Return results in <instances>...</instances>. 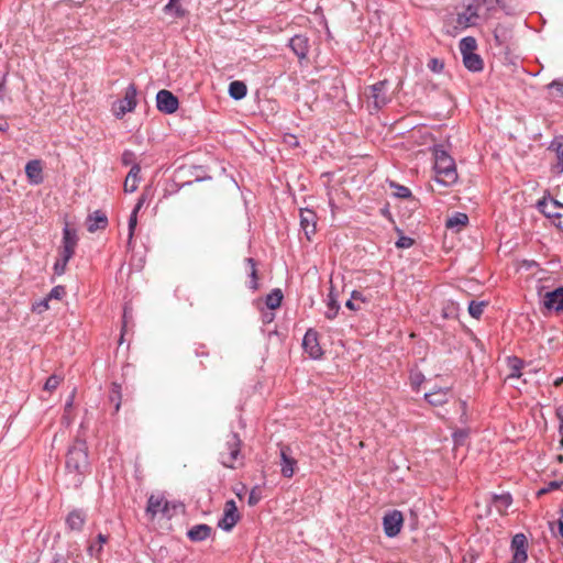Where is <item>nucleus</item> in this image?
Listing matches in <instances>:
<instances>
[{"instance_id": "obj_4", "label": "nucleus", "mask_w": 563, "mask_h": 563, "mask_svg": "<svg viewBox=\"0 0 563 563\" xmlns=\"http://www.w3.org/2000/svg\"><path fill=\"white\" fill-rule=\"evenodd\" d=\"M538 209L560 230H563V205L553 198L544 197L538 202Z\"/></svg>"}, {"instance_id": "obj_25", "label": "nucleus", "mask_w": 563, "mask_h": 563, "mask_svg": "<svg viewBox=\"0 0 563 563\" xmlns=\"http://www.w3.org/2000/svg\"><path fill=\"white\" fill-rule=\"evenodd\" d=\"M463 63L464 66L471 71H479L483 69V59L475 53L464 55Z\"/></svg>"}, {"instance_id": "obj_3", "label": "nucleus", "mask_w": 563, "mask_h": 563, "mask_svg": "<svg viewBox=\"0 0 563 563\" xmlns=\"http://www.w3.org/2000/svg\"><path fill=\"white\" fill-rule=\"evenodd\" d=\"M219 459L223 466L235 468V463L241 460V439L238 433L230 432L219 446Z\"/></svg>"}, {"instance_id": "obj_19", "label": "nucleus", "mask_w": 563, "mask_h": 563, "mask_svg": "<svg viewBox=\"0 0 563 563\" xmlns=\"http://www.w3.org/2000/svg\"><path fill=\"white\" fill-rule=\"evenodd\" d=\"M544 307L549 310L560 311L563 309V287L549 291L544 296Z\"/></svg>"}, {"instance_id": "obj_14", "label": "nucleus", "mask_w": 563, "mask_h": 563, "mask_svg": "<svg viewBox=\"0 0 563 563\" xmlns=\"http://www.w3.org/2000/svg\"><path fill=\"white\" fill-rule=\"evenodd\" d=\"M302 346L306 353L312 358H319L322 355V349L318 341V333L313 330H308L302 340Z\"/></svg>"}, {"instance_id": "obj_34", "label": "nucleus", "mask_w": 563, "mask_h": 563, "mask_svg": "<svg viewBox=\"0 0 563 563\" xmlns=\"http://www.w3.org/2000/svg\"><path fill=\"white\" fill-rule=\"evenodd\" d=\"M107 541H108V537H107V536H104V534H102V533L98 534V541H97V544L92 543V544H90V545H89V548H88V552H89V554H90L91 556H96V558H98V556L100 555L101 551H102V545H103L104 543H107Z\"/></svg>"}, {"instance_id": "obj_51", "label": "nucleus", "mask_w": 563, "mask_h": 563, "mask_svg": "<svg viewBox=\"0 0 563 563\" xmlns=\"http://www.w3.org/2000/svg\"><path fill=\"white\" fill-rule=\"evenodd\" d=\"M147 197H146V194H142L141 197L139 198L133 211L135 212H139L141 210V208L143 207V205L145 203Z\"/></svg>"}, {"instance_id": "obj_53", "label": "nucleus", "mask_w": 563, "mask_h": 563, "mask_svg": "<svg viewBox=\"0 0 563 563\" xmlns=\"http://www.w3.org/2000/svg\"><path fill=\"white\" fill-rule=\"evenodd\" d=\"M345 306L351 309V310H360L361 309V306L360 305H356V300L353 299V297H351V299H349L345 303Z\"/></svg>"}, {"instance_id": "obj_28", "label": "nucleus", "mask_w": 563, "mask_h": 563, "mask_svg": "<svg viewBox=\"0 0 563 563\" xmlns=\"http://www.w3.org/2000/svg\"><path fill=\"white\" fill-rule=\"evenodd\" d=\"M507 365H508V368H509V374L507 376V378H519L521 376V368L523 366V362L514 356V357H508L507 360Z\"/></svg>"}, {"instance_id": "obj_39", "label": "nucleus", "mask_w": 563, "mask_h": 563, "mask_svg": "<svg viewBox=\"0 0 563 563\" xmlns=\"http://www.w3.org/2000/svg\"><path fill=\"white\" fill-rule=\"evenodd\" d=\"M261 499H262V490H261V488L258 486H255L250 492L247 504L250 506H255V505H257L260 503Z\"/></svg>"}, {"instance_id": "obj_55", "label": "nucleus", "mask_w": 563, "mask_h": 563, "mask_svg": "<svg viewBox=\"0 0 563 563\" xmlns=\"http://www.w3.org/2000/svg\"><path fill=\"white\" fill-rule=\"evenodd\" d=\"M351 297H353V299H355L356 301H361V302L366 301V299L363 297V295L360 291H353Z\"/></svg>"}, {"instance_id": "obj_38", "label": "nucleus", "mask_w": 563, "mask_h": 563, "mask_svg": "<svg viewBox=\"0 0 563 563\" xmlns=\"http://www.w3.org/2000/svg\"><path fill=\"white\" fill-rule=\"evenodd\" d=\"M60 382L62 377L57 375H52L46 379L44 384V389L47 391H54L59 386Z\"/></svg>"}, {"instance_id": "obj_9", "label": "nucleus", "mask_w": 563, "mask_h": 563, "mask_svg": "<svg viewBox=\"0 0 563 563\" xmlns=\"http://www.w3.org/2000/svg\"><path fill=\"white\" fill-rule=\"evenodd\" d=\"M240 514L234 500H228L224 505L223 517L219 520L218 527L224 531H231L239 522Z\"/></svg>"}, {"instance_id": "obj_16", "label": "nucleus", "mask_w": 563, "mask_h": 563, "mask_svg": "<svg viewBox=\"0 0 563 563\" xmlns=\"http://www.w3.org/2000/svg\"><path fill=\"white\" fill-rule=\"evenodd\" d=\"M289 46L299 59H305L309 53V38L302 34L295 35L290 38Z\"/></svg>"}, {"instance_id": "obj_7", "label": "nucleus", "mask_w": 563, "mask_h": 563, "mask_svg": "<svg viewBox=\"0 0 563 563\" xmlns=\"http://www.w3.org/2000/svg\"><path fill=\"white\" fill-rule=\"evenodd\" d=\"M486 0H472L470 4L465 8V10L457 14V24L463 27H468L476 25L481 15V7L482 3Z\"/></svg>"}, {"instance_id": "obj_52", "label": "nucleus", "mask_w": 563, "mask_h": 563, "mask_svg": "<svg viewBox=\"0 0 563 563\" xmlns=\"http://www.w3.org/2000/svg\"><path fill=\"white\" fill-rule=\"evenodd\" d=\"M562 485V482H551L547 488H543L539 492V494H545L551 489L559 488Z\"/></svg>"}, {"instance_id": "obj_5", "label": "nucleus", "mask_w": 563, "mask_h": 563, "mask_svg": "<svg viewBox=\"0 0 563 563\" xmlns=\"http://www.w3.org/2000/svg\"><path fill=\"white\" fill-rule=\"evenodd\" d=\"M388 81L382 80L366 89V97L368 101L373 103L375 110L382 109L390 101V97L388 95Z\"/></svg>"}, {"instance_id": "obj_42", "label": "nucleus", "mask_w": 563, "mask_h": 563, "mask_svg": "<svg viewBox=\"0 0 563 563\" xmlns=\"http://www.w3.org/2000/svg\"><path fill=\"white\" fill-rule=\"evenodd\" d=\"M68 262H69L68 260H65L64 257L59 256L54 264L55 274L63 275L66 271V266H67Z\"/></svg>"}, {"instance_id": "obj_57", "label": "nucleus", "mask_w": 563, "mask_h": 563, "mask_svg": "<svg viewBox=\"0 0 563 563\" xmlns=\"http://www.w3.org/2000/svg\"><path fill=\"white\" fill-rule=\"evenodd\" d=\"M556 416L560 419V421L563 423V407H559L556 409Z\"/></svg>"}, {"instance_id": "obj_59", "label": "nucleus", "mask_w": 563, "mask_h": 563, "mask_svg": "<svg viewBox=\"0 0 563 563\" xmlns=\"http://www.w3.org/2000/svg\"><path fill=\"white\" fill-rule=\"evenodd\" d=\"M562 384H563V377L556 378V379L554 380V385H555V386H561Z\"/></svg>"}, {"instance_id": "obj_2", "label": "nucleus", "mask_w": 563, "mask_h": 563, "mask_svg": "<svg viewBox=\"0 0 563 563\" xmlns=\"http://www.w3.org/2000/svg\"><path fill=\"white\" fill-rule=\"evenodd\" d=\"M433 154L437 181L444 186L455 184L457 180V172L454 159L441 145L434 147Z\"/></svg>"}, {"instance_id": "obj_20", "label": "nucleus", "mask_w": 563, "mask_h": 563, "mask_svg": "<svg viewBox=\"0 0 563 563\" xmlns=\"http://www.w3.org/2000/svg\"><path fill=\"white\" fill-rule=\"evenodd\" d=\"M140 173H141V167L139 164H134L125 180H124V191L125 192H134L137 187H139V183H140Z\"/></svg>"}, {"instance_id": "obj_56", "label": "nucleus", "mask_w": 563, "mask_h": 563, "mask_svg": "<svg viewBox=\"0 0 563 563\" xmlns=\"http://www.w3.org/2000/svg\"><path fill=\"white\" fill-rule=\"evenodd\" d=\"M559 529H560L561 536L563 537V509H562V512H561V517L559 519Z\"/></svg>"}, {"instance_id": "obj_46", "label": "nucleus", "mask_w": 563, "mask_h": 563, "mask_svg": "<svg viewBox=\"0 0 563 563\" xmlns=\"http://www.w3.org/2000/svg\"><path fill=\"white\" fill-rule=\"evenodd\" d=\"M396 188H397V191H396L397 197L408 198L411 195L409 188H407L405 186H396Z\"/></svg>"}, {"instance_id": "obj_11", "label": "nucleus", "mask_w": 563, "mask_h": 563, "mask_svg": "<svg viewBox=\"0 0 563 563\" xmlns=\"http://www.w3.org/2000/svg\"><path fill=\"white\" fill-rule=\"evenodd\" d=\"M402 522L404 517L400 511L393 510L386 514L383 519L385 534L389 538L396 537L400 532Z\"/></svg>"}, {"instance_id": "obj_32", "label": "nucleus", "mask_w": 563, "mask_h": 563, "mask_svg": "<svg viewBox=\"0 0 563 563\" xmlns=\"http://www.w3.org/2000/svg\"><path fill=\"white\" fill-rule=\"evenodd\" d=\"M245 264L247 266L246 269L249 271L251 276L250 288L255 290L257 289V269L255 261L250 257L245 260Z\"/></svg>"}, {"instance_id": "obj_26", "label": "nucleus", "mask_w": 563, "mask_h": 563, "mask_svg": "<svg viewBox=\"0 0 563 563\" xmlns=\"http://www.w3.org/2000/svg\"><path fill=\"white\" fill-rule=\"evenodd\" d=\"M247 88L243 81L235 80L229 86V95L235 100H241L246 96Z\"/></svg>"}, {"instance_id": "obj_6", "label": "nucleus", "mask_w": 563, "mask_h": 563, "mask_svg": "<svg viewBox=\"0 0 563 563\" xmlns=\"http://www.w3.org/2000/svg\"><path fill=\"white\" fill-rule=\"evenodd\" d=\"M136 88L134 85H129L124 91L123 99L113 104L112 111L115 118L121 119L128 112H132L136 107Z\"/></svg>"}, {"instance_id": "obj_62", "label": "nucleus", "mask_w": 563, "mask_h": 563, "mask_svg": "<svg viewBox=\"0 0 563 563\" xmlns=\"http://www.w3.org/2000/svg\"><path fill=\"white\" fill-rule=\"evenodd\" d=\"M561 446L563 448V437H562V440H561Z\"/></svg>"}, {"instance_id": "obj_47", "label": "nucleus", "mask_w": 563, "mask_h": 563, "mask_svg": "<svg viewBox=\"0 0 563 563\" xmlns=\"http://www.w3.org/2000/svg\"><path fill=\"white\" fill-rule=\"evenodd\" d=\"M74 397H75V394L73 393L68 399V401L66 402L65 405V416H64V419L67 420V423L70 422L69 418H68V413L69 411L71 410V407H73V401H74Z\"/></svg>"}, {"instance_id": "obj_24", "label": "nucleus", "mask_w": 563, "mask_h": 563, "mask_svg": "<svg viewBox=\"0 0 563 563\" xmlns=\"http://www.w3.org/2000/svg\"><path fill=\"white\" fill-rule=\"evenodd\" d=\"M85 520L82 512L74 510L68 515L66 523L70 530L80 531L85 525Z\"/></svg>"}, {"instance_id": "obj_50", "label": "nucleus", "mask_w": 563, "mask_h": 563, "mask_svg": "<svg viewBox=\"0 0 563 563\" xmlns=\"http://www.w3.org/2000/svg\"><path fill=\"white\" fill-rule=\"evenodd\" d=\"M549 88H555L560 92V96H563V80H553L549 85Z\"/></svg>"}, {"instance_id": "obj_1", "label": "nucleus", "mask_w": 563, "mask_h": 563, "mask_svg": "<svg viewBox=\"0 0 563 563\" xmlns=\"http://www.w3.org/2000/svg\"><path fill=\"white\" fill-rule=\"evenodd\" d=\"M90 463L85 441L76 440L66 454V476L69 485L78 487L89 473Z\"/></svg>"}, {"instance_id": "obj_48", "label": "nucleus", "mask_w": 563, "mask_h": 563, "mask_svg": "<svg viewBox=\"0 0 563 563\" xmlns=\"http://www.w3.org/2000/svg\"><path fill=\"white\" fill-rule=\"evenodd\" d=\"M133 159H134V154L131 152V151H125L123 154H122V163L124 165H130L133 163Z\"/></svg>"}, {"instance_id": "obj_27", "label": "nucleus", "mask_w": 563, "mask_h": 563, "mask_svg": "<svg viewBox=\"0 0 563 563\" xmlns=\"http://www.w3.org/2000/svg\"><path fill=\"white\" fill-rule=\"evenodd\" d=\"M468 222V217L465 213L456 212L452 217L446 220V228L456 229L457 231L461 228L465 227Z\"/></svg>"}, {"instance_id": "obj_13", "label": "nucleus", "mask_w": 563, "mask_h": 563, "mask_svg": "<svg viewBox=\"0 0 563 563\" xmlns=\"http://www.w3.org/2000/svg\"><path fill=\"white\" fill-rule=\"evenodd\" d=\"M511 550L514 552L512 563H525L527 561V538L525 534L518 533L512 538Z\"/></svg>"}, {"instance_id": "obj_54", "label": "nucleus", "mask_w": 563, "mask_h": 563, "mask_svg": "<svg viewBox=\"0 0 563 563\" xmlns=\"http://www.w3.org/2000/svg\"><path fill=\"white\" fill-rule=\"evenodd\" d=\"M422 382V375L419 373L411 375V384L416 387H418Z\"/></svg>"}, {"instance_id": "obj_17", "label": "nucleus", "mask_w": 563, "mask_h": 563, "mask_svg": "<svg viewBox=\"0 0 563 563\" xmlns=\"http://www.w3.org/2000/svg\"><path fill=\"white\" fill-rule=\"evenodd\" d=\"M25 174L32 185H40L43 183V166L41 161H30L25 166Z\"/></svg>"}, {"instance_id": "obj_10", "label": "nucleus", "mask_w": 563, "mask_h": 563, "mask_svg": "<svg viewBox=\"0 0 563 563\" xmlns=\"http://www.w3.org/2000/svg\"><path fill=\"white\" fill-rule=\"evenodd\" d=\"M156 106L161 112L172 114L178 109V99L166 89H162L156 95Z\"/></svg>"}, {"instance_id": "obj_33", "label": "nucleus", "mask_w": 563, "mask_h": 563, "mask_svg": "<svg viewBox=\"0 0 563 563\" xmlns=\"http://www.w3.org/2000/svg\"><path fill=\"white\" fill-rule=\"evenodd\" d=\"M328 297H329V301H328V310L325 312V317L328 319H333L336 316L340 306L338 303V300H336L332 289L330 290Z\"/></svg>"}, {"instance_id": "obj_40", "label": "nucleus", "mask_w": 563, "mask_h": 563, "mask_svg": "<svg viewBox=\"0 0 563 563\" xmlns=\"http://www.w3.org/2000/svg\"><path fill=\"white\" fill-rule=\"evenodd\" d=\"M179 0H169V2L165 5V11H174L177 16H184L185 10L176 4Z\"/></svg>"}, {"instance_id": "obj_18", "label": "nucleus", "mask_w": 563, "mask_h": 563, "mask_svg": "<svg viewBox=\"0 0 563 563\" xmlns=\"http://www.w3.org/2000/svg\"><path fill=\"white\" fill-rule=\"evenodd\" d=\"M86 224L90 233L104 230L108 225V218L104 212L97 210L88 216Z\"/></svg>"}, {"instance_id": "obj_36", "label": "nucleus", "mask_w": 563, "mask_h": 563, "mask_svg": "<svg viewBox=\"0 0 563 563\" xmlns=\"http://www.w3.org/2000/svg\"><path fill=\"white\" fill-rule=\"evenodd\" d=\"M137 213L135 211H132L130 219H129V236H128V246H132V241L134 236V231L137 224Z\"/></svg>"}, {"instance_id": "obj_41", "label": "nucleus", "mask_w": 563, "mask_h": 563, "mask_svg": "<svg viewBox=\"0 0 563 563\" xmlns=\"http://www.w3.org/2000/svg\"><path fill=\"white\" fill-rule=\"evenodd\" d=\"M111 401H115V410L118 411L121 405L120 385L118 384L112 385Z\"/></svg>"}, {"instance_id": "obj_35", "label": "nucleus", "mask_w": 563, "mask_h": 563, "mask_svg": "<svg viewBox=\"0 0 563 563\" xmlns=\"http://www.w3.org/2000/svg\"><path fill=\"white\" fill-rule=\"evenodd\" d=\"M550 148L553 150L558 154V158L560 159L561 172L563 170V137H555L550 145Z\"/></svg>"}, {"instance_id": "obj_8", "label": "nucleus", "mask_w": 563, "mask_h": 563, "mask_svg": "<svg viewBox=\"0 0 563 563\" xmlns=\"http://www.w3.org/2000/svg\"><path fill=\"white\" fill-rule=\"evenodd\" d=\"M78 243V236L75 229L69 228L68 224L65 225L63 230V241L62 247L59 249V256L65 260H70L75 254V249Z\"/></svg>"}, {"instance_id": "obj_15", "label": "nucleus", "mask_w": 563, "mask_h": 563, "mask_svg": "<svg viewBox=\"0 0 563 563\" xmlns=\"http://www.w3.org/2000/svg\"><path fill=\"white\" fill-rule=\"evenodd\" d=\"M300 227L308 240L316 233L317 216L310 209H300Z\"/></svg>"}, {"instance_id": "obj_37", "label": "nucleus", "mask_w": 563, "mask_h": 563, "mask_svg": "<svg viewBox=\"0 0 563 563\" xmlns=\"http://www.w3.org/2000/svg\"><path fill=\"white\" fill-rule=\"evenodd\" d=\"M485 306L486 303L484 301H471L468 312L472 317L478 319L483 314Z\"/></svg>"}, {"instance_id": "obj_44", "label": "nucleus", "mask_w": 563, "mask_h": 563, "mask_svg": "<svg viewBox=\"0 0 563 563\" xmlns=\"http://www.w3.org/2000/svg\"><path fill=\"white\" fill-rule=\"evenodd\" d=\"M412 245H413V239H411L409 236H400L396 242V246L398 249H408Z\"/></svg>"}, {"instance_id": "obj_23", "label": "nucleus", "mask_w": 563, "mask_h": 563, "mask_svg": "<svg viewBox=\"0 0 563 563\" xmlns=\"http://www.w3.org/2000/svg\"><path fill=\"white\" fill-rule=\"evenodd\" d=\"M449 388H439L437 390L426 393V400L432 406H440L448 401Z\"/></svg>"}, {"instance_id": "obj_49", "label": "nucleus", "mask_w": 563, "mask_h": 563, "mask_svg": "<svg viewBox=\"0 0 563 563\" xmlns=\"http://www.w3.org/2000/svg\"><path fill=\"white\" fill-rule=\"evenodd\" d=\"M48 300H49V299H47V297H46L44 300L40 301V302L34 307V309H35L37 312H40V313H41V312L46 311V310L49 308V307H48Z\"/></svg>"}, {"instance_id": "obj_60", "label": "nucleus", "mask_w": 563, "mask_h": 563, "mask_svg": "<svg viewBox=\"0 0 563 563\" xmlns=\"http://www.w3.org/2000/svg\"><path fill=\"white\" fill-rule=\"evenodd\" d=\"M289 139H290V140H289V143H291V144H294V145H296V144H297V140H296V137H295L294 135H290V136H289Z\"/></svg>"}, {"instance_id": "obj_61", "label": "nucleus", "mask_w": 563, "mask_h": 563, "mask_svg": "<svg viewBox=\"0 0 563 563\" xmlns=\"http://www.w3.org/2000/svg\"><path fill=\"white\" fill-rule=\"evenodd\" d=\"M8 128L7 123H0V131H5Z\"/></svg>"}, {"instance_id": "obj_29", "label": "nucleus", "mask_w": 563, "mask_h": 563, "mask_svg": "<svg viewBox=\"0 0 563 563\" xmlns=\"http://www.w3.org/2000/svg\"><path fill=\"white\" fill-rule=\"evenodd\" d=\"M512 499L509 494L495 496L493 499V505L497 509L499 514H504L507 508L511 505Z\"/></svg>"}, {"instance_id": "obj_58", "label": "nucleus", "mask_w": 563, "mask_h": 563, "mask_svg": "<svg viewBox=\"0 0 563 563\" xmlns=\"http://www.w3.org/2000/svg\"><path fill=\"white\" fill-rule=\"evenodd\" d=\"M53 563H68V561L62 556H58L54 560Z\"/></svg>"}, {"instance_id": "obj_31", "label": "nucleus", "mask_w": 563, "mask_h": 563, "mask_svg": "<svg viewBox=\"0 0 563 563\" xmlns=\"http://www.w3.org/2000/svg\"><path fill=\"white\" fill-rule=\"evenodd\" d=\"M282 300H283V292L280 291V289H274L266 297V306L269 309H276L280 306Z\"/></svg>"}, {"instance_id": "obj_21", "label": "nucleus", "mask_w": 563, "mask_h": 563, "mask_svg": "<svg viewBox=\"0 0 563 563\" xmlns=\"http://www.w3.org/2000/svg\"><path fill=\"white\" fill-rule=\"evenodd\" d=\"M287 449L280 450V472L285 477H291L295 473L296 460L288 455Z\"/></svg>"}, {"instance_id": "obj_22", "label": "nucleus", "mask_w": 563, "mask_h": 563, "mask_svg": "<svg viewBox=\"0 0 563 563\" xmlns=\"http://www.w3.org/2000/svg\"><path fill=\"white\" fill-rule=\"evenodd\" d=\"M212 528L206 523L194 526L188 530L187 536L194 542H199L208 539L211 534Z\"/></svg>"}, {"instance_id": "obj_63", "label": "nucleus", "mask_w": 563, "mask_h": 563, "mask_svg": "<svg viewBox=\"0 0 563 563\" xmlns=\"http://www.w3.org/2000/svg\"><path fill=\"white\" fill-rule=\"evenodd\" d=\"M2 88V84H0V89Z\"/></svg>"}, {"instance_id": "obj_12", "label": "nucleus", "mask_w": 563, "mask_h": 563, "mask_svg": "<svg viewBox=\"0 0 563 563\" xmlns=\"http://www.w3.org/2000/svg\"><path fill=\"white\" fill-rule=\"evenodd\" d=\"M146 514L154 518L157 514H164L167 517H170L168 501L159 495H152L148 498Z\"/></svg>"}, {"instance_id": "obj_43", "label": "nucleus", "mask_w": 563, "mask_h": 563, "mask_svg": "<svg viewBox=\"0 0 563 563\" xmlns=\"http://www.w3.org/2000/svg\"><path fill=\"white\" fill-rule=\"evenodd\" d=\"M66 291L63 286H55L49 294L47 295V299H62L65 296Z\"/></svg>"}, {"instance_id": "obj_30", "label": "nucleus", "mask_w": 563, "mask_h": 563, "mask_svg": "<svg viewBox=\"0 0 563 563\" xmlns=\"http://www.w3.org/2000/svg\"><path fill=\"white\" fill-rule=\"evenodd\" d=\"M476 48H477L476 40L472 36L463 37L460 41V51H461L462 56L475 53Z\"/></svg>"}, {"instance_id": "obj_45", "label": "nucleus", "mask_w": 563, "mask_h": 563, "mask_svg": "<svg viewBox=\"0 0 563 563\" xmlns=\"http://www.w3.org/2000/svg\"><path fill=\"white\" fill-rule=\"evenodd\" d=\"M428 67L433 71V73H440L442 71L443 67H444V64L442 60L438 59V58H432L430 59L429 64H428Z\"/></svg>"}]
</instances>
